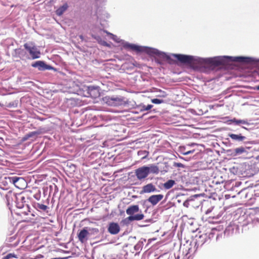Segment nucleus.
<instances>
[{
  "instance_id": "obj_53",
  "label": "nucleus",
  "mask_w": 259,
  "mask_h": 259,
  "mask_svg": "<svg viewBox=\"0 0 259 259\" xmlns=\"http://www.w3.org/2000/svg\"><path fill=\"white\" fill-rule=\"evenodd\" d=\"M65 253H68V251H65V250H62Z\"/></svg>"
},
{
  "instance_id": "obj_20",
  "label": "nucleus",
  "mask_w": 259,
  "mask_h": 259,
  "mask_svg": "<svg viewBox=\"0 0 259 259\" xmlns=\"http://www.w3.org/2000/svg\"><path fill=\"white\" fill-rule=\"evenodd\" d=\"M146 240L144 238H141L138 242L134 246V249L136 251L140 252L143 246L144 243L146 242Z\"/></svg>"
},
{
  "instance_id": "obj_11",
  "label": "nucleus",
  "mask_w": 259,
  "mask_h": 259,
  "mask_svg": "<svg viewBox=\"0 0 259 259\" xmlns=\"http://www.w3.org/2000/svg\"><path fill=\"white\" fill-rule=\"evenodd\" d=\"M120 230L119 224L115 222H110L107 226V231L111 235L117 234Z\"/></svg>"
},
{
  "instance_id": "obj_12",
  "label": "nucleus",
  "mask_w": 259,
  "mask_h": 259,
  "mask_svg": "<svg viewBox=\"0 0 259 259\" xmlns=\"http://www.w3.org/2000/svg\"><path fill=\"white\" fill-rule=\"evenodd\" d=\"M159 191L152 183H149L142 187L140 194L157 193Z\"/></svg>"
},
{
  "instance_id": "obj_41",
  "label": "nucleus",
  "mask_w": 259,
  "mask_h": 259,
  "mask_svg": "<svg viewBox=\"0 0 259 259\" xmlns=\"http://www.w3.org/2000/svg\"><path fill=\"white\" fill-rule=\"evenodd\" d=\"M234 149H229L227 150V153L228 155H230L233 156V153H234Z\"/></svg>"
},
{
  "instance_id": "obj_61",
  "label": "nucleus",
  "mask_w": 259,
  "mask_h": 259,
  "mask_svg": "<svg viewBox=\"0 0 259 259\" xmlns=\"http://www.w3.org/2000/svg\"><path fill=\"white\" fill-rule=\"evenodd\" d=\"M55 188L58 190V188L56 186H55Z\"/></svg>"
},
{
  "instance_id": "obj_45",
  "label": "nucleus",
  "mask_w": 259,
  "mask_h": 259,
  "mask_svg": "<svg viewBox=\"0 0 259 259\" xmlns=\"http://www.w3.org/2000/svg\"><path fill=\"white\" fill-rule=\"evenodd\" d=\"M0 189L3 190H7L8 189V188L2 187L1 186H0Z\"/></svg>"
},
{
  "instance_id": "obj_44",
  "label": "nucleus",
  "mask_w": 259,
  "mask_h": 259,
  "mask_svg": "<svg viewBox=\"0 0 259 259\" xmlns=\"http://www.w3.org/2000/svg\"><path fill=\"white\" fill-rule=\"evenodd\" d=\"M69 257H54V258H52L51 259H67L68 258H69Z\"/></svg>"
},
{
  "instance_id": "obj_32",
  "label": "nucleus",
  "mask_w": 259,
  "mask_h": 259,
  "mask_svg": "<svg viewBox=\"0 0 259 259\" xmlns=\"http://www.w3.org/2000/svg\"><path fill=\"white\" fill-rule=\"evenodd\" d=\"M67 103L72 107L75 106L77 105L76 101L74 98H73L67 99Z\"/></svg>"
},
{
  "instance_id": "obj_19",
  "label": "nucleus",
  "mask_w": 259,
  "mask_h": 259,
  "mask_svg": "<svg viewBox=\"0 0 259 259\" xmlns=\"http://www.w3.org/2000/svg\"><path fill=\"white\" fill-rule=\"evenodd\" d=\"M34 207L37 210L41 211H46L48 209H49V207L47 205L39 203H34Z\"/></svg>"
},
{
  "instance_id": "obj_35",
  "label": "nucleus",
  "mask_w": 259,
  "mask_h": 259,
  "mask_svg": "<svg viewBox=\"0 0 259 259\" xmlns=\"http://www.w3.org/2000/svg\"><path fill=\"white\" fill-rule=\"evenodd\" d=\"M192 200V199H188L183 202V206L188 208L189 206L190 201Z\"/></svg>"
},
{
  "instance_id": "obj_17",
  "label": "nucleus",
  "mask_w": 259,
  "mask_h": 259,
  "mask_svg": "<svg viewBox=\"0 0 259 259\" xmlns=\"http://www.w3.org/2000/svg\"><path fill=\"white\" fill-rule=\"evenodd\" d=\"M228 136L234 141L240 142L244 141L246 139V137L242 135V134H235L232 133H229Z\"/></svg>"
},
{
  "instance_id": "obj_2",
  "label": "nucleus",
  "mask_w": 259,
  "mask_h": 259,
  "mask_svg": "<svg viewBox=\"0 0 259 259\" xmlns=\"http://www.w3.org/2000/svg\"><path fill=\"white\" fill-rule=\"evenodd\" d=\"M159 169L158 167L154 164H150L141 166L135 170V175L138 180L141 181L148 177L151 174H158Z\"/></svg>"
},
{
  "instance_id": "obj_15",
  "label": "nucleus",
  "mask_w": 259,
  "mask_h": 259,
  "mask_svg": "<svg viewBox=\"0 0 259 259\" xmlns=\"http://www.w3.org/2000/svg\"><path fill=\"white\" fill-rule=\"evenodd\" d=\"M88 232L87 231V227H84L78 233L77 237L79 241L83 243L88 239Z\"/></svg>"
},
{
  "instance_id": "obj_48",
  "label": "nucleus",
  "mask_w": 259,
  "mask_h": 259,
  "mask_svg": "<svg viewBox=\"0 0 259 259\" xmlns=\"http://www.w3.org/2000/svg\"><path fill=\"white\" fill-rule=\"evenodd\" d=\"M219 236H220L219 234H217V237H216V240H219Z\"/></svg>"
},
{
  "instance_id": "obj_23",
  "label": "nucleus",
  "mask_w": 259,
  "mask_h": 259,
  "mask_svg": "<svg viewBox=\"0 0 259 259\" xmlns=\"http://www.w3.org/2000/svg\"><path fill=\"white\" fill-rule=\"evenodd\" d=\"M133 221H136V219H134V217L133 216L128 215V217L123 219L121 221V224H122L123 225L128 226Z\"/></svg>"
},
{
  "instance_id": "obj_54",
  "label": "nucleus",
  "mask_w": 259,
  "mask_h": 259,
  "mask_svg": "<svg viewBox=\"0 0 259 259\" xmlns=\"http://www.w3.org/2000/svg\"><path fill=\"white\" fill-rule=\"evenodd\" d=\"M3 183H4V185H5H5H6V183L7 184V182H6V183H4V182H3Z\"/></svg>"
},
{
  "instance_id": "obj_60",
  "label": "nucleus",
  "mask_w": 259,
  "mask_h": 259,
  "mask_svg": "<svg viewBox=\"0 0 259 259\" xmlns=\"http://www.w3.org/2000/svg\"><path fill=\"white\" fill-rule=\"evenodd\" d=\"M178 202L180 203L181 202V200H178Z\"/></svg>"
},
{
  "instance_id": "obj_4",
  "label": "nucleus",
  "mask_w": 259,
  "mask_h": 259,
  "mask_svg": "<svg viewBox=\"0 0 259 259\" xmlns=\"http://www.w3.org/2000/svg\"><path fill=\"white\" fill-rule=\"evenodd\" d=\"M102 99L104 103L111 106H126L128 104V101L125 100V98L121 96H106Z\"/></svg>"
},
{
  "instance_id": "obj_59",
  "label": "nucleus",
  "mask_w": 259,
  "mask_h": 259,
  "mask_svg": "<svg viewBox=\"0 0 259 259\" xmlns=\"http://www.w3.org/2000/svg\"><path fill=\"white\" fill-rule=\"evenodd\" d=\"M72 166H73L74 168L75 167V165L74 164H72Z\"/></svg>"
},
{
  "instance_id": "obj_6",
  "label": "nucleus",
  "mask_w": 259,
  "mask_h": 259,
  "mask_svg": "<svg viewBox=\"0 0 259 259\" xmlns=\"http://www.w3.org/2000/svg\"><path fill=\"white\" fill-rule=\"evenodd\" d=\"M126 213L130 216H133L136 221L144 219L145 215L140 210L139 206L137 204L131 205L126 209Z\"/></svg>"
},
{
  "instance_id": "obj_16",
  "label": "nucleus",
  "mask_w": 259,
  "mask_h": 259,
  "mask_svg": "<svg viewBox=\"0 0 259 259\" xmlns=\"http://www.w3.org/2000/svg\"><path fill=\"white\" fill-rule=\"evenodd\" d=\"M227 123L228 124H234L235 125H239L240 124H242L246 125H250V123L246 120L238 119L236 118L228 120Z\"/></svg>"
},
{
  "instance_id": "obj_58",
  "label": "nucleus",
  "mask_w": 259,
  "mask_h": 259,
  "mask_svg": "<svg viewBox=\"0 0 259 259\" xmlns=\"http://www.w3.org/2000/svg\"><path fill=\"white\" fill-rule=\"evenodd\" d=\"M223 143H224V144H227V142H223Z\"/></svg>"
},
{
  "instance_id": "obj_9",
  "label": "nucleus",
  "mask_w": 259,
  "mask_h": 259,
  "mask_svg": "<svg viewBox=\"0 0 259 259\" xmlns=\"http://www.w3.org/2000/svg\"><path fill=\"white\" fill-rule=\"evenodd\" d=\"M207 241V233L199 235H196L194 240L195 244L194 247L196 250L199 247L202 246Z\"/></svg>"
},
{
  "instance_id": "obj_56",
  "label": "nucleus",
  "mask_w": 259,
  "mask_h": 259,
  "mask_svg": "<svg viewBox=\"0 0 259 259\" xmlns=\"http://www.w3.org/2000/svg\"><path fill=\"white\" fill-rule=\"evenodd\" d=\"M3 183H4V185H5H5H6V183L7 184V182H6V183H4V182H3Z\"/></svg>"
},
{
  "instance_id": "obj_37",
  "label": "nucleus",
  "mask_w": 259,
  "mask_h": 259,
  "mask_svg": "<svg viewBox=\"0 0 259 259\" xmlns=\"http://www.w3.org/2000/svg\"><path fill=\"white\" fill-rule=\"evenodd\" d=\"M194 152V150H189V151H188L187 152H182V154H183L184 155H189L190 154L193 153Z\"/></svg>"
},
{
  "instance_id": "obj_39",
  "label": "nucleus",
  "mask_w": 259,
  "mask_h": 259,
  "mask_svg": "<svg viewBox=\"0 0 259 259\" xmlns=\"http://www.w3.org/2000/svg\"><path fill=\"white\" fill-rule=\"evenodd\" d=\"M97 5H102L105 3V0H96Z\"/></svg>"
},
{
  "instance_id": "obj_14",
  "label": "nucleus",
  "mask_w": 259,
  "mask_h": 259,
  "mask_svg": "<svg viewBox=\"0 0 259 259\" xmlns=\"http://www.w3.org/2000/svg\"><path fill=\"white\" fill-rule=\"evenodd\" d=\"M163 194H155L150 196L146 200L144 201V204L146 201L150 202L153 206L156 205L159 201H160L163 198Z\"/></svg>"
},
{
  "instance_id": "obj_51",
  "label": "nucleus",
  "mask_w": 259,
  "mask_h": 259,
  "mask_svg": "<svg viewBox=\"0 0 259 259\" xmlns=\"http://www.w3.org/2000/svg\"><path fill=\"white\" fill-rule=\"evenodd\" d=\"M0 195L2 197L3 195H4V193L0 191Z\"/></svg>"
},
{
  "instance_id": "obj_46",
  "label": "nucleus",
  "mask_w": 259,
  "mask_h": 259,
  "mask_svg": "<svg viewBox=\"0 0 259 259\" xmlns=\"http://www.w3.org/2000/svg\"><path fill=\"white\" fill-rule=\"evenodd\" d=\"M163 171H164L165 172H167V171H168V167H167V166L166 165H165V169H164L163 170Z\"/></svg>"
},
{
  "instance_id": "obj_40",
  "label": "nucleus",
  "mask_w": 259,
  "mask_h": 259,
  "mask_svg": "<svg viewBox=\"0 0 259 259\" xmlns=\"http://www.w3.org/2000/svg\"><path fill=\"white\" fill-rule=\"evenodd\" d=\"M17 103L14 102H10L9 103L8 107H16Z\"/></svg>"
},
{
  "instance_id": "obj_55",
  "label": "nucleus",
  "mask_w": 259,
  "mask_h": 259,
  "mask_svg": "<svg viewBox=\"0 0 259 259\" xmlns=\"http://www.w3.org/2000/svg\"><path fill=\"white\" fill-rule=\"evenodd\" d=\"M3 183H4V185H5H5H6V183L7 184V182H6V183H4V182H3Z\"/></svg>"
},
{
  "instance_id": "obj_30",
  "label": "nucleus",
  "mask_w": 259,
  "mask_h": 259,
  "mask_svg": "<svg viewBox=\"0 0 259 259\" xmlns=\"http://www.w3.org/2000/svg\"><path fill=\"white\" fill-rule=\"evenodd\" d=\"M217 232V229L212 228L211 229V231L208 234H207V240L208 239L210 240L211 238H212L214 237V236L215 235Z\"/></svg>"
},
{
  "instance_id": "obj_49",
  "label": "nucleus",
  "mask_w": 259,
  "mask_h": 259,
  "mask_svg": "<svg viewBox=\"0 0 259 259\" xmlns=\"http://www.w3.org/2000/svg\"><path fill=\"white\" fill-rule=\"evenodd\" d=\"M241 127H242V128H244V129H245V130H246L248 131V129L247 127H245V126H241Z\"/></svg>"
},
{
  "instance_id": "obj_62",
  "label": "nucleus",
  "mask_w": 259,
  "mask_h": 259,
  "mask_svg": "<svg viewBox=\"0 0 259 259\" xmlns=\"http://www.w3.org/2000/svg\"><path fill=\"white\" fill-rule=\"evenodd\" d=\"M258 157L259 158V156H258Z\"/></svg>"
},
{
  "instance_id": "obj_7",
  "label": "nucleus",
  "mask_w": 259,
  "mask_h": 259,
  "mask_svg": "<svg viewBox=\"0 0 259 259\" xmlns=\"http://www.w3.org/2000/svg\"><path fill=\"white\" fill-rule=\"evenodd\" d=\"M23 46L29 55V59L34 60L40 57V51L33 44L26 42L24 44Z\"/></svg>"
},
{
  "instance_id": "obj_36",
  "label": "nucleus",
  "mask_w": 259,
  "mask_h": 259,
  "mask_svg": "<svg viewBox=\"0 0 259 259\" xmlns=\"http://www.w3.org/2000/svg\"><path fill=\"white\" fill-rule=\"evenodd\" d=\"M13 257H15V255L12 253H9L5 256L3 257L2 259H11Z\"/></svg>"
},
{
  "instance_id": "obj_42",
  "label": "nucleus",
  "mask_w": 259,
  "mask_h": 259,
  "mask_svg": "<svg viewBox=\"0 0 259 259\" xmlns=\"http://www.w3.org/2000/svg\"><path fill=\"white\" fill-rule=\"evenodd\" d=\"M30 139L29 137H27V134H26L23 137V139H22V140L23 141H25L26 140H27L28 139Z\"/></svg>"
},
{
  "instance_id": "obj_8",
  "label": "nucleus",
  "mask_w": 259,
  "mask_h": 259,
  "mask_svg": "<svg viewBox=\"0 0 259 259\" xmlns=\"http://www.w3.org/2000/svg\"><path fill=\"white\" fill-rule=\"evenodd\" d=\"M31 66L37 68L38 71H44L47 70H52L55 72L57 71V69L52 66L48 64L45 61L38 60L31 63Z\"/></svg>"
},
{
  "instance_id": "obj_1",
  "label": "nucleus",
  "mask_w": 259,
  "mask_h": 259,
  "mask_svg": "<svg viewBox=\"0 0 259 259\" xmlns=\"http://www.w3.org/2000/svg\"><path fill=\"white\" fill-rule=\"evenodd\" d=\"M110 38L117 42H121L122 47L127 50H131L137 53H145L150 57L154 58L155 62L159 65H162L164 62L169 64H174L175 61L171 58L174 57L180 63L187 65L194 70H214L216 68V56L209 58H202L195 56L182 54H168L161 51L156 48L141 46L134 44H131L122 39H119L116 35L104 31Z\"/></svg>"
},
{
  "instance_id": "obj_50",
  "label": "nucleus",
  "mask_w": 259,
  "mask_h": 259,
  "mask_svg": "<svg viewBox=\"0 0 259 259\" xmlns=\"http://www.w3.org/2000/svg\"><path fill=\"white\" fill-rule=\"evenodd\" d=\"M257 65H259V58L257 59Z\"/></svg>"
},
{
  "instance_id": "obj_57",
  "label": "nucleus",
  "mask_w": 259,
  "mask_h": 259,
  "mask_svg": "<svg viewBox=\"0 0 259 259\" xmlns=\"http://www.w3.org/2000/svg\"><path fill=\"white\" fill-rule=\"evenodd\" d=\"M179 157L181 158V159H184V158L181 157V156H179Z\"/></svg>"
},
{
  "instance_id": "obj_33",
  "label": "nucleus",
  "mask_w": 259,
  "mask_h": 259,
  "mask_svg": "<svg viewBox=\"0 0 259 259\" xmlns=\"http://www.w3.org/2000/svg\"><path fill=\"white\" fill-rule=\"evenodd\" d=\"M151 102L155 104H160L164 103V101L162 99L154 98L151 99Z\"/></svg>"
},
{
  "instance_id": "obj_38",
  "label": "nucleus",
  "mask_w": 259,
  "mask_h": 259,
  "mask_svg": "<svg viewBox=\"0 0 259 259\" xmlns=\"http://www.w3.org/2000/svg\"><path fill=\"white\" fill-rule=\"evenodd\" d=\"M19 202H20V204H23V208L24 207L25 205H26V207L28 208V205L27 204H25L24 203L25 202V197L24 196V199L23 200H19Z\"/></svg>"
},
{
  "instance_id": "obj_13",
  "label": "nucleus",
  "mask_w": 259,
  "mask_h": 259,
  "mask_svg": "<svg viewBox=\"0 0 259 259\" xmlns=\"http://www.w3.org/2000/svg\"><path fill=\"white\" fill-rule=\"evenodd\" d=\"M14 52L15 55H14V56L19 57L21 60L29 59V55L24 48V49H22L21 48L16 49H15Z\"/></svg>"
},
{
  "instance_id": "obj_5",
  "label": "nucleus",
  "mask_w": 259,
  "mask_h": 259,
  "mask_svg": "<svg viewBox=\"0 0 259 259\" xmlns=\"http://www.w3.org/2000/svg\"><path fill=\"white\" fill-rule=\"evenodd\" d=\"M5 197L8 206L12 205V202L14 201L17 208H23V204H20V202H19V200H23L24 199V196L21 193H15L10 190L5 195Z\"/></svg>"
},
{
  "instance_id": "obj_22",
  "label": "nucleus",
  "mask_w": 259,
  "mask_h": 259,
  "mask_svg": "<svg viewBox=\"0 0 259 259\" xmlns=\"http://www.w3.org/2000/svg\"><path fill=\"white\" fill-rule=\"evenodd\" d=\"M92 37L96 39L99 44L105 47L109 46L108 43L106 41L103 40L100 36L98 35H93Z\"/></svg>"
},
{
  "instance_id": "obj_27",
  "label": "nucleus",
  "mask_w": 259,
  "mask_h": 259,
  "mask_svg": "<svg viewBox=\"0 0 259 259\" xmlns=\"http://www.w3.org/2000/svg\"><path fill=\"white\" fill-rule=\"evenodd\" d=\"M41 130L39 129L36 131H32L27 133V137L30 138H35L38 135L41 134Z\"/></svg>"
},
{
  "instance_id": "obj_24",
  "label": "nucleus",
  "mask_w": 259,
  "mask_h": 259,
  "mask_svg": "<svg viewBox=\"0 0 259 259\" xmlns=\"http://www.w3.org/2000/svg\"><path fill=\"white\" fill-rule=\"evenodd\" d=\"M244 152H247L245 150V148L243 147H239L234 149V153H233V156H237L241 155Z\"/></svg>"
},
{
  "instance_id": "obj_43",
  "label": "nucleus",
  "mask_w": 259,
  "mask_h": 259,
  "mask_svg": "<svg viewBox=\"0 0 259 259\" xmlns=\"http://www.w3.org/2000/svg\"><path fill=\"white\" fill-rule=\"evenodd\" d=\"M143 152H144V153H147L146 155H145V156H144V157H143V158H144L146 157V156L147 155V153H148V152H147L146 151H139V152H138V155H140L141 154V153H143Z\"/></svg>"
},
{
  "instance_id": "obj_26",
  "label": "nucleus",
  "mask_w": 259,
  "mask_h": 259,
  "mask_svg": "<svg viewBox=\"0 0 259 259\" xmlns=\"http://www.w3.org/2000/svg\"><path fill=\"white\" fill-rule=\"evenodd\" d=\"M175 184V180L172 179L168 180L163 184V187L165 189L168 190L171 188Z\"/></svg>"
},
{
  "instance_id": "obj_28",
  "label": "nucleus",
  "mask_w": 259,
  "mask_h": 259,
  "mask_svg": "<svg viewBox=\"0 0 259 259\" xmlns=\"http://www.w3.org/2000/svg\"><path fill=\"white\" fill-rule=\"evenodd\" d=\"M87 231L88 232L89 236L97 234L99 231L98 228H88L87 227Z\"/></svg>"
},
{
  "instance_id": "obj_3",
  "label": "nucleus",
  "mask_w": 259,
  "mask_h": 259,
  "mask_svg": "<svg viewBox=\"0 0 259 259\" xmlns=\"http://www.w3.org/2000/svg\"><path fill=\"white\" fill-rule=\"evenodd\" d=\"M100 89L97 85H83L79 88L76 94L85 97L96 99L100 96Z\"/></svg>"
},
{
  "instance_id": "obj_18",
  "label": "nucleus",
  "mask_w": 259,
  "mask_h": 259,
  "mask_svg": "<svg viewBox=\"0 0 259 259\" xmlns=\"http://www.w3.org/2000/svg\"><path fill=\"white\" fill-rule=\"evenodd\" d=\"M69 6L67 3H64L62 6L58 8L55 11L56 14L58 16H62L68 9Z\"/></svg>"
},
{
  "instance_id": "obj_25",
  "label": "nucleus",
  "mask_w": 259,
  "mask_h": 259,
  "mask_svg": "<svg viewBox=\"0 0 259 259\" xmlns=\"http://www.w3.org/2000/svg\"><path fill=\"white\" fill-rule=\"evenodd\" d=\"M154 92L158 93L156 96L159 98H165L167 96V94L160 89L154 88Z\"/></svg>"
},
{
  "instance_id": "obj_34",
  "label": "nucleus",
  "mask_w": 259,
  "mask_h": 259,
  "mask_svg": "<svg viewBox=\"0 0 259 259\" xmlns=\"http://www.w3.org/2000/svg\"><path fill=\"white\" fill-rule=\"evenodd\" d=\"M172 166L174 167H181L185 168V165L180 162H174Z\"/></svg>"
},
{
  "instance_id": "obj_21",
  "label": "nucleus",
  "mask_w": 259,
  "mask_h": 259,
  "mask_svg": "<svg viewBox=\"0 0 259 259\" xmlns=\"http://www.w3.org/2000/svg\"><path fill=\"white\" fill-rule=\"evenodd\" d=\"M153 107V105L152 104H148L147 105H145L143 104H141L139 105L137 108L140 110L141 112H143L145 111H148L152 109V108Z\"/></svg>"
},
{
  "instance_id": "obj_47",
  "label": "nucleus",
  "mask_w": 259,
  "mask_h": 259,
  "mask_svg": "<svg viewBox=\"0 0 259 259\" xmlns=\"http://www.w3.org/2000/svg\"><path fill=\"white\" fill-rule=\"evenodd\" d=\"M254 89L259 91V84L254 87Z\"/></svg>"
},
{
  "instance_id": "obj_52",
  "label": "nucleus",
  "mask_w": 259,
  "mask_h": 259,
  "mask_svg": "<svg viewBox=\"0 0 259 259\" xmlns=\"http://www.w3.org/2000/svg\"><path fill=\"white\" fill-rule=\"evenodd\" d=\"M34 197L36 199H38L39 198L38 197V196H36V195L34 196Z\"/></svg>"
},
{
  "instance_id": "obj_31",
  "label": "nucleus",
  "mask_w": 259,
  "mask_h": 259,
  "mask_svg": "<svg viewBox=\"0 0 259 259\" xmlns=\"http://www.w3.org/2000/svg\"><path fill=\"white\" fill-rule=\"evenodd\" d=\"M153 222H154V221H153V219H146L143 221V223H153ZM149 225V224H141V225H139V226L140 227H146L148 226Z\"/></svg>"
},
{
  "instance_id": "obj_10",
  "label": "nucleus",
  "mask_w": 259,
  "mask_h": 259,
  "mask_svg": "<svg viewBox=\"0 0 259 259\" xmlns=\"http://www.w3.org/2000/svg\"><path fill=\"white\" fill-rule=\"evenodd\" d=\"M248 225H252L259 227V213L253 215V218L249 217L247 219V220L244 221L242 224L243 227H245Z\"/></svg>"
},
{
  "instance_id": "obj_29",
  "label": "nucleus",
  "mask_w": 259,
  "mask_h": 259,
  "mask_svg": "<svg viewBox=\"0 0 259 259\" xmlns=\"http://www.w3.org/2000/svg\"><path fill=\"white\" fill-rule=\"evenodd\" d=\"M8 179L9 180L10 182L15 185V186L16 183L20 180H22V178H20L16 176H14L12 177H8Z\"/></svg>"
}]
</instances>
